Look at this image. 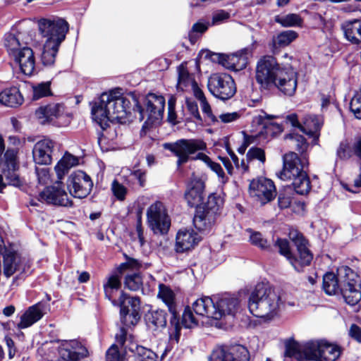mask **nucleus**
I'll list each match as a JSON object with an SVG mask.
<instances>
[{"label": "nucleus", "instance_id": "45", "mask_svg": "<svg viewBox=\"0 0 361 361\" xmlns=\"http://www.w3.org/2000/svg\"><path fill=\"white\" fill-rule=\"evenodd\" d=\"M224 204V199L219 195L212 194L208 197L207 202L202 207V208L214 212V214L219 216L221 209Z\"/></svg>", "mask_w": 361, "mask_h": 361}, {"label": "nucleus", "instance_id": "12", "mask_svg": "<svg viewBox=\"0 0 361 361\" xmlns=\"http://www.w3.org/2000/svg\"><path fill=\"white\" fill-rule=\"evenodd\" d=\"M283 65L278 63L272 56H264L259 59L256 66L257 82L264 89H271V83Z\"/></svg>", "mask_w": 361, "mask_h": 361}, {"label": "nucleus", "instance_id": "5", "mask_svg": "<svg viewBox=\"0 0 361 361\" xmlns=\"http://www.w3.org/2000/svg\"><path fill=\"white\" fill-rule=\"evenodd\" d=\"M240 307L239 299L228 294L216 300L209 297H203L192 303V309L197 315L216 320L226 316H234L239 311Z\"/></svg>", "mask_w": 361, "mask_h": 361}, {"label": "nucleus", "instance_id": "6", "mask_svg": "<svg viewBox=\"0 0 361 361\" xmlns=\"http://www.w3.org/2000/svg\"><path fill=\"white\" fill-rule=\"evenodd\" d=\"M0 255L2 257L1 269L6 279L13 276V282L18 276L25 271V260L11 245H6L0 235Z\"/></svg>", "mask_w": 361, "mask_h": 361}, {"label": "nucleus", "instance_id": "41", "mask_svg": "<svg viewBox=\"0 0 361 361\" xmlns=\"http://www.w3.org/2000/svg\"><path fill=\"white\" fill-rule=\"evenodd\" d=\"M322 126V120L316 116H308L305 118L302 124L301 131L304 133L314 136L317 138L319 136L318 132Z\"/></svg>", "mask_w": 361, "mask_h": 361}, {"label": "nucleus", "instance_id": "13", "mask_svg": "<svg viewBox=\"0 0 361 361\" xmlns=\"http://www.w3.org/2000/svg\"><path fill=\"white\" fill-rule=\"evenodd\" d=\"M39 30L46 41L61 43L65 39L68 31V23L62 18L42 19L38 23Z\"/></svg>", "mask_w": 361, "mask_h": 361}, {"label": "nucleus", "instance_id": "38", "mask_svg": "<svg viewBox=\"0 0 361 361\" xmlns=\"http://www.w3.org/2000/svg\"><path fill=\"white\" fill-rule=\"evenodd\" d=\"M285 140L290 147L300 154L301 157H307L305 152L309 147V144L302 135L290 133L285 136Z\"/></svg>", "mask_w": 361, "mask_h": 361}, {"label": "nucleus", "instance_id": "10", "mask_svg": "<svg viewBox=\"0 0 361 361\" xmlns=\"http://www.w3.org/2000/svg\"><path fill=\"white\" fill-rule=\"evenodd\" d=\"M147 224L154 234H166L171 226L167 209L160 201L152 204L147 210Z\"/></svg>", "mask_w": 361, "mask_h": 361}, {"label": "nucleus", "instance_id": "9", "mask_svg": "<svg viewBox=\"0 0 361 361\" xmlns=\"http://www.w3.org/2000/svg\"><path fill=\"white\" fill-rule=\"evenodd\" d=\"M164 147L177 157V165L180 166L190 159V155L207 148L206 143L200 139H180L173 143H165Z\"/></svg>", "mask_w": 361, "mask_h": 361}, {"label": "nucleus", "instance_id": "57", "mask_svg": "<svg viewBox=\"0 0 361 361\" xmlns=\"http://www.w3.org/2000/svg\"><path fill=\"white\" fill-rule=\"evenodd\" d=\"M176 102V98L174 96H171L168 100L167 120L173 125H176L178 123V121H177V116L175 111Z\"/></svg>", "mask_w": 361, "mask_h": 361}, {"label": "nucleus", "instance_id": "27", "mask_svg": "<svg viewBox=\"0 0 361 361\" xmlns=\"http://www.w3.org/2000/svg\"><path fill=\"white\" fill-rule=\"evenodd\" d=\"M14 60L18 63L22 73L31 75L35 69V58L32 49L23 47L14 56Z\"/></svg>", "mask_w": 361, "mask_h": 361}, {"label": "nucleus", "instance_id": "39", "mask_svg": "<svg viewBox=\"0 0 361 361\" xmlns=\"http://www.w3.org/2000/svg\"><path fill=\"white\" fill-rule=\"evenodd\" d=\"M60 44L61 43L54 41H45L41 54V61L44 66H51L54 63Z\"/></svg>", "mask_w": 361, "mask_h": 361}, {"label": "nucleus", "instance_id": "26", "mask_svg": "<svg viewBox=\"0 0 361 361\" xmlns=\"http://www.w3.org/2000/svg\"><path fill=\"white\" fill-rule=\"evenodd\" d=\"M5 161H1V166L4 167V171L2 173L7 180V183L14 186H19L20 181L16 171L18 169L16 162V155L14 151L7 150L4 154Z\"/></svg>", "mask_w": 361, "mask_h": 361}, {"label": "nucleus", "instance_id": "31", "mask_svg": "<svg viewBox=\"0 0 361 361\" xmlns=\"http://www.w3.org/2000/svg\"><path fill=\"white\" fill-rule=\"evenodd\" d=\"M344 37L354 44L361 43V19L348 20L341 25Z\"/></svg>", "mask_w": 361, "mask_h": 361}, {"label": "nucleus", "instance_id": "14", "mask_svg": "<svg viewBox=\"0 0 361 361\" xmlns=\"http://www.w3.org/2000/svg\"><path fill=\"white\" fill-rule=\"evenodd\" d=\"M252 55L251 48L242 49L232 54H212V60L221 64L227 69L239 71L246 68Z\"/></svg>", "mask_w": 361, "mask_h": 361}, {"label": "nucleus", "instance_id": "60", "mask_svg": "<svg viewBox=\"0 0 361 361\" xmlns=\"http://www.w3.org/2000/svg\"><path fill=\"white\" fill-rule=\"evenodd\" d=\"M337 157L341 159H348L352 155V151L347 141L341 142L337 149Z\"/></svg>", "mask_w": 361, "mask_h": 361}, {"label": "nucleus", "instance_id": "52", "mask_svg": "<svg viewBox=\"0 0 361 361\" xmlns=\"http://www.w3.org/2000/svg\"><path fill=\"white\" fill-rule=\"evenodd\" d=\"M298 37V34L293 30H286L279 33L276 39V43L280 47H286Z\"/></svg>", "mask_w": 361, "mask_h": 361}, {"label": "nucleus", "instance_id": "36", "mask_svg": "<svg viewBox=\"0 0 361 361\" xmlns=\"http://www.w3.org/2000/svg\"><path fill=\"white\" fill-rule=\"evenodd\" d=\"M23 97L16 87L6 89L0 93V104L8 107H18L23 102Z\"/></svg>", "mask_w": 361, "mask_h": 361}, {"label": "nucleus", "instance_id": "37", "mask_svg": "<svg viewBox=\"0 0 361 361\" xmlns=\"http://www.w3.org/2000/svg\"><path fill=\"white\" fill-rule=\"evenodd\" d=\"M78 164V159L66 152L54 167L58 179H63L70 169Z\"/></svg>", "mask_w": 361, "mask_h": 361}, {"label": "nucleus", "instance_id": "48", "mask_svg": "<svg viewBox=\"0 0 361 361\" xmlns=\"http://www.w3.org/2000/svg\"><path fill=\"white\" fill-rule=\"evenodd\" d=\"M262 126L264 128V131H261V133L264 134L267 137L273 136L274 134L281 132L282 128L279 124L272 122L269 117L266 118H260Z\"/></svg>", "mask_w": 361, "mask_h": 361}, {"label": "nucleus", "instance_id": "17", "mask_svg": "<svg viewBox=\"0 0 361 361\" xmlns=\"http://www.w3.org/2000/svg\"><path fill=\"white\" fill-rule=\"evenodd\" d=\"M249 194L255 201L264 205L276 197V191L271 180L261 177L250 182Z\"/></svg>", "mask_w": 361, "mask_h": 361}, {"label": "nucleus", "instance_id": "54", "mask_svg": "<svg viewBox=\"0 0 361 361\" xmlns=\"http://www.w3.org/2000/svg\"><path fill=\"white\" fill-rule=\"evenodd\" d=\"M181 324L184 327L188 329L197 325V321L188 307L185 309L183 313Z\"/></svg>", "mask_w": 361, "mask_h": 361}, {"label": "nucleus", "instance_id": "23", "mask_svg": "<svg viewBox=\"0 0 361 361\" xmlns=\"http://www.w3.org/2000/svg\"><path fill=\"white\" fill-rule=\"evenodd\" d=\"M288 236L290 240L296 246L298 252V259H297V271H300V267L310 265L313 255L308 249L307 245V241L303 235L297 230L291 229L289 231Z\"/></svg>", "mask_w": 361, "mask_h": 361}, {"label": "nucleus", "instance_id": "32", "mask_svg": "<svg viewBox=\"0 0 361 361\" xmlns=\"http://www.w3.org/2000/svg\"><path fill=\"white\" fill-rule=\"evenodd\" d=\"M219 216L202 207H198L193 219L195 228L200 231L210 229L215 224Z\"/></svg>", "mask_w": 361, "mask_h": 361}, {"label": "nucleus", "instance_id": "42", "mask_svg": "<svg viewBox=\"0 0 361 361\" xmlns=\"http://www.w3.org/2000/svg\"><path fill=\"white\" fill-rule=\"evenodd\" d=\"M274 245L278 247L279 252L281 255L284 256L295 269H298V260L290 251L288 241L286 239L278 238L276 240Z\"/></svg>", "mask_w": 361, "mask_h": 361}, {"label": "nucleus", "instance_id": "51", "mask_svg": "<svg viewBox=\"0 0 361 361\" xmlns=\"http://www.w3.org/2000/svg\"><path fill=\"white\" fill-rule=\"evenodd\" d=\"M142 285V279L140 274H128L125 279V286L130 290H138Z\"/></svg>", "mask_w": 361, "mask_h": 361}, {"label": "nucleus", "instance_id": "7", "mask_svg": "<svg viewBox=\"0 0 361 361\" xmlns=\"http://www.w3.org/2000/svg\"><path fill=\"white\" fill-rule=\"evenodd\" d=\"M132 98L135 104L134 110L139 113L140 121L146 118L145 123L150 125L159 122L162 118L165 106L164 97L153 93L148 94L145 99V109L142 108L133 96Z\"/></svg>", "mask_w": 361, "mask_h": 361}, {"label": "nucleus", "instance_id": "55", "mask_svg": "<svg viewBox=\"0 0 361 361\" xmlns=\"http://www.w3.org/2000/svg\"><path fill=\"white\" fill-rule=\"evenodd\" d=\"M250 240L252 245L262 250H267L269 247L267 240L264 238L262 235L259 232H251Z\"/></svg>", "mask_w": 361, "mask_h": 361}, {"label": "nucleus", "instance_id": "47", "mask_svg": "<svg viewBox=\"0 0 361 361\" xmlns=\"http://www.w3.org/2000/svg\"><path fill=\"white\" fill-rule=\"evenodd\" d=\"M51 82H42L32 85V99L37 100L51 94Z\"/></svg>", "mask_w": 361, "mask_h": 361}, {"label": "nucleus", "instance_id": "63", "mask_svg": "<svg viewBox=\"0 0 361 361\" xmlns=\"http://www.w3.org/2000/svg\"><path fill=\"white\" fill-rule=\"evenodd\" d=\"M36 173L39 183L46 184L49 180V170L47 168H36Z\"/></svg>", "mask_w": 361, "mask_h": 361}, {"label": "nucleus", "instance_id": "49", "mask_svg": "<svg viewBox=\"0 0 361 361\" xmlns=\"http://www.w3.org/2000/svg\"><path fill=\"white\" fill-rule=\"evenodd\" d=\"M275 20L283 27L300 26L302 23V18L295 13H290L281 17L276 16Z\"/></svg>", "mask_w": 361, "mask_h": 361}, {"label": "nucleus", "instance_id": "25", "mask_svg": "<svg viewBox=\"0 0 361 361\" xmlns=\"http://www.w3.org/2000/svg\"><path fill=\"white\" fill-rule=\"evenodd\" d=\"M55 142L48 138L38 141L32 149L33 159L35 164L48 165L52 161V152Z\"/></svg>", "mask_w": 361, "mask_h": 361}, {"label": "nucleus", "instance_id": "19", "mask_svg": "<svg viewBox=\"0 0 361 361\" xmlns=\"http://www.w3.org/2000/svg\"><path fill=\"white\" fill-rule=\"evenodd\" d=\"M158 297L166 305L169 312L172 314L170 322L171 325L170 338L171 340H174L178 343L180 338L181 326L177 318L175 294L169 286L161 283L159 286Z\"/></svg>", "mask_w": 361, "mask_h": 361}, {"label": "nucleus", "instance_id": "53", "mask_svg": "<svg viewBox=\"0 0 361 361\" xmlns=\"http://www.w3.org/2000/svg\"><path fill=\"white\" fill-rule=\"evenodd\" d=\"M350 111L353 113L355 118L361 119V92H357L350 103Z\"/></svg>", "mask_w": 361, "mask_h": 361}, {"label": "nucleus", "instance_id": "43", "mask_svg": "<svg viewBox=\"0 0 361 361\" xmlns=\"http://www.w3.org/2000/svg\"><path fill=\"white\" fill-rule=\"evenodd\" d=\"M191 159H200L204 161L207 165V166L211 169V170L217 174L218 177L221 179V183H224L226 182L225 173L221 165L218 163L212 161L211 159L205 154L199 152L195 157H191Z\"/></svg>", "mask_w": 361, "mask_h": 361}, {"label": "nucleus", "instance_id": "2", "mask_svg": "<svg viewBox=\"0 0 361 361\" xmlns=\"http://www.w3.org/2000/svg\"><path fill=\"white\" fill-rule=\"evenodd\" d=\"M338 277L339 279L334 273L324 276L323 288L326 293L334 295L340 290L348 305L357 304L361 300L360 277L348 267H343L338 270Z\"/></svg>", "mask_w": 361, "mask_h": 361}, {"label": "nucleus", "instance_id": "30", "mask_svg": "<svg viewBox=\"0 0 361 361\" xmlns=\"http://www.w3.org/2000/svg\"><path fill=\"white\" fill-rule=\"evenodd\" d=\"M178 82L177 88L181 91L188 90L190 88L195 94L196 90H201L195 81L192 74L189 73L186 67V63H182L177 67Z\"/></svg>", "mask_w": 361, "mask_h": 361}, {"label": "nucleus", "instance_id": "61", "mask_svg": "<svg viewBox=\"0 0 361 361\" xmlns=\"http://www.w3.org/2000/svg\"><path fill=\"white\" fill-rule=\"evenodd\" d=\"M231 15L228 12L219 10L214 13L212 16V25H219L227 20L230 18Z\"/></svg>", "mask_w": 361, "mask_h": 361}, {"label": "nucleus", "instance_id": "29", "mask_svg": "<svg viewBox=\"0 0 361 361\" xmlns=\"http://www.w3.org/2000/svg\"><path fill=\"white\" fill-rule=\"evenodd\" d=\"M64 112V106L59 103H53L41 106L35 111V116L42 124L51 121L60 117Z\"/></svg>", "mask_w": 361, "mask_h": 361}, {"label": "nucleus", "instance_id": "50", "mask_svg": "<svg viewBox=\"0 0 361 361\" xmlns=\"http://www.w3.org/2000/svg\"><path fill=\"white\" fill-rule=\"evenodd\" d=\"M121 287V281L118 276L113 275L108 278L107 281L104 284V290L106 298L111 300L113 291L117 290Z\"/></svg>", "mask_w": 361, "mask_h": 361}, {"label": "nucleus", "instance_id": "3", "mask_svg": "<svg viewBox=\"0 0 361 361\" xmlns=\"http://www.w3.org/2000/svg\"><path fill=\"white\" fill-rule=\"evenodd\" d=\"M309 165L307 157H299L294 152L283 156V169L276 175L282 180H290L295 192L307 194L311 189L307 169Z\"/></svg>", "mask_w": 361, "mask_h": 361}, {"label": "nucleus", "instance_id": "18", "mask_svg": "<svg viewBox=\"0 0 361 361\" xmlns=\"http://www.w3.org/2000/svg\"><path fill=\"white\" fill-rule=\"evenodd\" d=\"M93 182L82 171H75L68 178L67 188L70 194L76 198L86 197L91 192Z\"/></svg>", "mask_w": 361, "mask_h": 361}, {"label": "nucleus", "instance_id": "16", "mask_svg": "<svg viewBox=\"0 0 361 361\" xmlns=\"http://www.w3.org/2000/svg\"><path fill=\"white\" fill-rule=\"evenodd\" d=\"M298 73L290 65H283L274 78L271 88H276L284 95L293 96L298 86Z\"/></svg>", "mask_w": 361, "mask_h": 361}, {"label": "nucleus", "instance_id": "34", "mask_svg": "<svg viewBox=\"0 0 361 361\" xmlns=\"http://www.w3.org/2000/svg\"><path fill=\"white\" fill-rule=\"evenodd\" d=\"M44 310V305L40 302L30 307L21 316L20 322L18 324V328H27L39 321L43 317Z\"/></svg>", "mask_w": 361, "mask_h": 361}, {"label": "nucleus", "instance_id": "40", "mask_svg": "<svg viewBox=\"0 0 361 361\" xmlns=\"http://www.w3.org/2000/svg\"><path fill=\"white\" fill-rule=\"evenodd\" d=\"M147 324L151 328L164 327L166 324V312L164 310H150L145 314Z\"/></svg>", "mask_w": 361, "mask_h": 361}, {"label": "nucleus", "instance_id": "22", "mask_svg": "<svg viewBox=\"0 0 361 361\" xmlns=\"http://www.w3.org/2000/svg\"><path fill=\"white\" fill-rule=\"evenodd\" d=\"M61 182L59 180L57 185L49 186L39 193V200L42 202L61 207H72L73 202L69 198L67 192L61 188Z\"/></svg>", "mask_w": 361, "mask_h": 361}, {"label": "nucleus", "instance_id": "33", "mask_svg": "<svg viewBox=\"0 0 361 361\" xmlns=\"http://www.w3.org/2000/svg\"><path fill=\"white\" fill-rule=\"evenodd\" d=\"M44 310V305L40 302L30 307L21 316L20 322L18 324V328H27L39 321L43 317Z\"/></svg>", "mask_w": 361, "mask_h": 361}, {"label": "nucleus", "instance_id": "58", "mask_svg": "<svg viewBox=\"0 0 361 361\" xmlns=\"http://www.w3.org/2000/svg\"><path fill=\"white\" fill-rule=\"evenodd\" d=\"M246 156L249 161L257 159L264 164L266 160L264 151L262 149L258 147L250 148L247 151Z\"/></svg>", "mask_w": 361, "mask_h": 361}, {"label": "nucleus", "instance_id": "59", "mask_svg": "<svg viewBox=\"0 0 361 361\" xmlns=\"http://www.w3.org/2000/svg\"><path fill=\"white\" fill-rule=\"evenodd\" d=\"M127 357L121 356L117 345H112L106 351V361H126Z\"/></svg>", "mask_w": 361, "mask_h": 361}, {"label": "nucleus", "instance_id": "24", "mask_svg": "<svg viewBox=\"0 0 361 361\" xmlns=\"http://www.w3.org/2000/svg\"><path fill=\"white\" fill-rule=\"evenodd\" d=\"M201 240L200 236L192 229H180L176 234L174 250L183 253L194 248Z\"/></svg>", "mask_w": 361, "mask_h": 361}, {"label": "nucleus", "instance_id": "11", "mask_svg": "<svg viewBox=\"0 0 361 361\" xmlns=\"http://www.w3.org/2000/svg\"><path fill=\"white\" fill-rule=\"evenodd\" d=\"M209 91L217 98L227 100L234 96L236 86L233 78L226 73H214L208 79Z\"/></svg>", "mask_w": 361, "mask_h": 361}, {"label": "nucleus", "instance_id": "20", "mask_svg": "<svg viewBox=\"0 0 361 361\" xmlns=\"http://www.w3.org/2000/svg\"><path fill=\"white\" fill-rule=\"evenodd\" d=\"M118 305L121 307L123 323L126 326L136 324L140 318V299L137 297H129L122 292L118 300Z\"/></svg>", "mask_w": 361, "mask_h": 361}, {"label": "nucleus", "instance_id": "64", "mask_svg": "<svg viewBox=\"0 0 361 361\" xmlns=\"http://www.w3.org/2000/svg\"><path fill=\"white\" fill-rule=\"evenodd\" d=\"M240 117V114L238 112H231L221 114L219 116V121L224 123H228L238 120Z\"/></svg>", "mask_w": 361, "mask_h": 361}, {"label": "nucleus", "instance_id": "21", "mask_svg": "<svg viewBox=\"0 0 361 361\" xmlns=\"http://www.w3.org/2000/svg\"><path fill=\"white\" fill-rule=\"evenodd\" d=\"M249 352L241 345L219 346L209 357V361H248Z\"/></svg>", "mask_w": 361, "mask_h": 361}, {"label": "nucleus", "instance_id": "44", "mask_svg": "<svg viewBox=\"0 0 361 361\" xmlns=\"http://www.w3.org/2000/svg\"><path fill=\"white\" fill-rule=\"evenodd\" d=\"M194 96L200 101L202 111L207 116L208 119L213 123H218L219 119L212 114L211 106L207 101L202 90H196Z\"/></svg>", "mask_w": 361, "mask_h": 361}, {"label": "nucleus", "instance_id": "62", "mask_svg": "<svg viewBox=\"0 0 361 361\" xmlns=\"http://www.w3.org/2000/svg\"><path fill=\"white\" fill-rule=\"evenodd\" d=\"M112 191L114 195L120 200H123L125 198L126 194V188L118 181L114 180L111 187Z\"/></svg>", "mask_w": 361, "mask_h": 361}, {"label": "nucleus", "instance_id": "28", "mask_svg": "<svg viewBox=\"0 0 361 361\" xmlns=\"http://www.w3.org/2000/svg\"><path fill=\"white\" fill-rule=\"evenodd\" d=\"M204 183L200 178L191 180L189 188L185 193L188 204L192 207L202 203L204 199Z\"/></svg>", "mask_w": 361, "mask_h": 361}, {"label": "nucleus", "instance_id": "15", "mask_svg": "<svg viewBox=\"0 0 361 361\" xmlns=\"http://www.w3.org/2000/svg\"><path fill=\"white\" fill-rule=\"evenodd\" d=\"M306 349L309 353V360L336 361L341 355L338 346L324 341H309Z\"/></svg>", "mask_w": 361, "mask_h": 361}, {"label": "nucleus", "instance_id": "4", "mask_svg": "<svg viewBox=\"0 0 361 361\" xmlns=\"http://www.w3.org/2000/svg\"><path fill=\"white\" fill-rule=\"evenodd\" d=\"M281 304L280 295L269 283H259L250 295L248 308L254 316L269 319L277 314Z\"/></svg>", "mask_w": 361, "mask_h": 361}, {"label": "nucleus", "instance_id": "46", "mask_svg": "<svg viewBox=\"0 0 361 361\" xmlns=\"http://www.w3.org/2000/svg\"><path fill=\"white\" fill-rule=\"evenodd\" d=\"M4 46L9 55L13 57L23 48L19 39L12 33H7L5 35Z\"/></svg>", "mask_w": 361, "mask_h": 361}, {"label": "nucleus", "instance_id": "35", "mask_svg": "<svg viewBox=\"0 0 361 361\" xmlns=\"http://www.w3.org/2000/svg\"><path fill=\"white\" fill-rule=\"evenodd\" d=\"M307 343L300 345L294 341H290L286 343L284 356L286 357L295 358L298 360H309V353L306 349Z\"/></svg>", "mask_w": 361, "mask_h": 361}, {"label": "nucleus", "instance_id": "56", "mask_svg": "<svg viewBox=\"0 0 361 361\" xmlns=\"http://www.w3.org/2000/svg\"><path fill=\"white\" fill-rule=\"evenodd\" d=\"M137 351L136 356L140 361H157V355L152 350L143 347H138Z\"/></svg>", "mask_w": 361, "mask_h": 361}, {"label": "nucleus", "instance_id": "1", "mask_svg": "<svg viewBox=\"0 0 361 361\" xmlns=\"http://www.w3.org/2000/svg\"><path fill=\"white\" fill-rule=\"evenodd\" d=\"M130 109L128 99L117 95L116 92L103 93L92 106V114L97 123L105 129L109 121H116L120 123L128 121Z\"/></svg>", "mask_w": 361, "mask_h": 361}, {"label": "nucleus", "instance_id": "8", "mask_svg": "<svg viewBox=\"0 0 361 361\" xmlns=\"http://www.w3.org/2000/svg\"><path fill=\"white\" fill-rule=\"evenodd\" d=\"M44 348L59 353L57 361H77L87 355V350L76 340L53 341L47 343Z\"/></svg>", "mask_w": 361, "mask_h": 361}]
</instances>
